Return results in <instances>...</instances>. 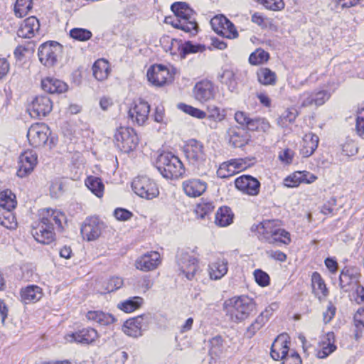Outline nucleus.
<instances>
[{
    "mask_svg": "<svg viewBox=\"0 0 364 364\" xmlns=\"http://www.w3.org/2000/svg\"><path fill=\"white\" fill-rule=\"evenodd\" d=\"M87 187L98 198L103 196L104 184L102 180L96 176H88L85 181Z\"/></svg>",
    "mask_w": 364,
    "mask_h": 364,
    "instance_id": "obj_44",
    "label": "nucleus"
},
{
    "mask_svg": "<svg viewBox=\"0 0 364 364\" xmlns=\"http://www.w3.org/2000/svg\"><path fill=\"white\" fill-rule=\"evenodd\" d=\"M94 77L100 81L106 80L110 73L109 65L107 60L99 59L96 60L92 66Z\"/></svg>",
    "mask_w": 364,
    "mask_h": 364,
    "instance_id": "obj_37",
    "label": "nucleus"
},
{
    "mask_svg": "<svg viewBox=\"0 0 364 364\" xmlns=\"http://www.w3.org/2000/svg\"><path fill=\"white\" fill-rule=\"evenodd\" d=\"M103 228V223L98 218L91 217L87 218L81 227V233L83 238L88 241L95 240L99 237Z\"/></svg>",
    "mask_w": 364,
    "mask_h": 364,
    "instance_id": "obj_20",
    "label": "nucleus"
},
{
    "mask_svg": "<svg viewBox=\"0 0 364 364\" xmlns=\"http://www.w3.org/2000/svg\"><path fill=\"white\" fill-rule=\"evenodd\" d=\"M38 162L37 154L33 150H27L22 153L18 158L17 176L23 178L29 175L34 169Z\"/></svg>",
    "mask_w": 364,
    "mask_h": 364,
    "instance_id": "obj_13",
    "label": "nucleus"
},
{
    "mask_svg": "<svg viewBox=\"0 0 364 364\" xmlns=\"http://www.w3.org/2000/svg\"><path fill=\"white\" fill-rule=\"evenodd\" d=\"M115 146L124 153L133 151L139 144L138 136L134 129L120 127L117 129L114 135Z\"/></svg>",
    "mask_w": 364,
    "mask_h": 364,
    "instance_id": "obj_7",
    "label": "nucleus"
},
{
    "mask_svg": "<svg viewBox=\"0 0 364 364\" xmlns=\"http://www.w3.org/2000/svg\"><path fill=\"white\" fill-rule=\"evenodd\" d=\"M208 343L209 353L210 355L218 356L223 353L224 340L221 336L217 335L213 337L209 340Z\"/></svg>",
    "mask_w": 364,
    "mask_h": 364,
    "instance_id": "obj_45",
    "label": "nucleus"
},
{
    "mask_svg": "<svg viewBox=\"0 0 364 364\" xmlns=\"http://www.w3.org/2000/svg\"><path fill=\"white\" fill-rule=\"evenodd\" d=\"M243 131L237 127H231L228 129L230 143L235 147H242L247 143V139L242 134Z\"/></svg>",
    "mask_w": 364,
    "mask_h": 364,
    "instance_id": "obj_41",
    "label": "nucleus"
},
{
    "mask_svg": "<svg viewBox=\"0 0 364 364\" xmlns=\"http://www.w3.org/2000/svg\"><path fill=\"white\" fill-rule=\"evenodd\" d=\"M313 95L314 99V105L316 106L323 105L331 96V94L326 90L313 92Z\"/></svg>",
    "mask_w": 364,
    "mask_h": 364,
    "instance_id": "obj_59",
    "label": "nucleus"
},
{
    "mask_svg": "<svg viewBox=\"0 0 364 364\" xmlns=\"http://www.w3.org/2000/svg\"><path fill=\"white\" fill-rule=\"evenodd\" d=\"M148 328V319L144 316H139L128 319L123 325V331L129 336L137 338Z\"/></svg>",
    "mask_w": 364,
    "mask_h": 364,
    "instance_id": "obj_18",
    "label": "nucleus"
},
{
    "mask_svg": "<svg viewBox=\"0 0 364 364\" xmlns=\"http://www.w3.org/2000/svg\"><path fill=\"white\" fill-rule=\"evenodd\" d=\"M63 221H65V215L61 211L51 208L43 209L40 213V221L36 226L33 227L31 234L38 242L51 244L55 240V225L62 230Z\"/></svg>",
    "mask_w": 364,
    "mask_h": 364,
    "instance_id": "obj_1",
    "label": "nucleus"
},
{
    "mask_svg": "<svg viewBox=\"0 0 364 364\" xmlns=\"http://www.w3.org/2000/svg\"><path fill=\"white\" fill-rule=\"evenodd\" d=\"M33 7L32 0H16L14 12L16 16L20 18L26 16Z\"/></svg>",
    "mask_w": 364,
    "mask_h": 364,
    "instance_id": "obj_46",
    "label": "nucleus"
},
{
    "mask_svg": "<svg viewBox=\"0 0 364 364\" xmlns=\"http://www.w3.org/2000/svg\"><path fill=\"white\" fill-rule=\"evenodd\" d=\"M143 301L144 299L141 297L133 296L117 304V307L126 313H131L139 309L141 306Z\"/></svg>",
    "mask_w": 364,
    "mask_h": 364,
    "instance_id": "obj_39",
    "label": "nucleus"
},
{
    "mask_svg": "<svg viewBox=\"0 0 364 364\" xmlns=\"http://www.w3.org/2000/svg\"><path fill=\"white\" fill-rule=\"evenodd\" d=\"M52 107L50 99L46 95H40L33 100L28 109L32 117L40 118L50 113Z\"/></svg>",
    "mask_w": 364,
    "mask_h": 364,
    "instance_id": "obj_12",
    "label": "nucleus"
},
{
    "mask_svg": "<svg viewBox=\"0 0 364 364\" xmlns=\"http://www.w3.org/2000/svg\"><path fill=\"white\" fill-rule=\"evenodd\" d=\"M282 364H301V359L295 350H291L282 359Z\"/></svg>",
    "mask_w": 364,
    "mask_h": 364,
    "instance_id": "obj_57",
    "label": "nucleus"
},
{
    "mask_svg": "<svg viewBox=\"0 0 364 364\" xmlns=\"http://www.w3.org/2000/svg\"><path fill=\"white\" fill-rule=\"evenodd\" d=\"M70 36L75 40L84 41L92 37V33L85 28H75L70 30Z\"/></svg>",
    "mask_w": 364,
    "mask_h": 364,
    "instance_id": "obj_53",
    "label": "nucleus"
},
{
    "mask_svg": "<svg viewBox=\"0 0 364 364\" xmlns=\"http://www.w3.org/2000/svg\"><path fill=\"white\" fill-rule=\"evenodd\" d=\"M21 299L25 304L38 301L43 296L42 289L37 285H28L21 289Z\"/></svg>",
    "mask_w": 364,
    "mask_h": 364,
    "instance_id": "obj_33",
    "label": "nucleus"
},
{
    "mask_svg": "<svg viewBox=\"0 0 364 364\" xmlns=\"http://www.w3.org/2000/svg\"><path fill=\"white\" fill-rule=\"evenodd\" d=\"M282 224L279 220H264L251 228L252 232H255L259 240L271 244L278 241L276 236H283L287 240V231L282 228Z\"/></svg>",
    "mask_w": 364,
    "mask_h": 364,
    "instance_id": "obj_6",
    "label": "nucleus"
},
{
    "mask_svg": "<svg viewBox=\"0 0 364 364\" xmlns=\"http://www.w3.org/2000/svg\"><path fill=\"white\" fill-rule=\"evenodd\" d=\"M311 286L315 295L318 299H322L328 295V289L323 279L319 273L315 272L311 276Z\"/></svg>",
    "mask_w": 364,
    "mask_h": 364,
    "instance_id": "obj_35",
    "label": "nucleus"
},
{
    "mask_svg": "<svg viewBox=\"0 0 364 364\" xmlns=\"http://www.w3.org/2000/svg\"><path fill=\"white\" fill-rule=\"evenodd\" d=\"M235 186L242 193L256 196L259 193L260 182L250 175H242L235 180Z\"/></svg>",
    "mask_w": 364,
    "mask_h": 364,
    "instance_id": "obj_15",
    "label": "nucleus"
},
{
    "mask_svg": "<svg viewBox=\"0 0 364 364\" xmlns=\"http://www.w3.org/2000/svg\"><path fill=\"white\" fill-rule=\"evenodd\" d=\"M0 225L7 229L16 228L17 222L11 210L6 211L2 216L0 215Z\"/></svg>",
    "mask_w": 364,
    "mask_h": 364,
    "instance_id": "obj_51",
    "label": "nucleus"
},
{
    "mask_svg": "<svg viewBox=\"0 0 364 364\" xmlns=\"http://www.w3.org/2000/svg\"><path fill=\"white\" fill-rule=\"evenodd\" d=\"M225 116V110H220V108L215 106L208 107L205 117L206 124L210 129H215L218 128V123L223 121Z\"/></svg>",
    "mask_w": 364,
    "mask_h": 364,
    "instance_id": "obj_32",
    "label": "nucleus"
},
{
    "mask_svg": "<svg viewBox=\"0 0 364 364\" xmlns=\"http://www.w3.org/2000/svg\"><path fill=\"white\" fill-rule=\"evenodd\" d=\"M358 274L353 269L344 268L339 277V285L346 292L356 289L360 287L358 284Z\"/></svg>",
    "mask_w": 364,
    "mask_h": 364,
    "instance_id": "obj_25",
    "label": "nucleus"
},
{
    "mask_svg": "<svg viewBox=\"0 0 364 364\" xmlns=\"http://www.w3.org/2000/svg\"><path fill=\"white\" fill-rule=\"evenodd\" d=\"M149 112L150 106L148 102L139 100L129 108L128 114L134 123L143 125L148 119Z\"/></svg>",
    "mask_w": 364,
    "mask_h": 364,
    "instance_id": "obj_19",
    "label": "nucleus"
},
{
    "mask_svg": "<svg viewBox=\"0 0 364 364\" xmlns=\"http://www.w3.org/2000/svg\"><path fill=\"white\" fill-rule=\"evenodd\" d=\"M267 9L272 11H281L284 8L283 0H257Z\"/></svg>",
    "mask_w": 364,
    "mask_h": 364,
    "instance_id": "obj_54",
    "label": "nucleus"
},
{
    "mask_svg": "<svg viewBox=\"0 0 364 364\" xmlns=\"http://www.w3.org/2000/svg\"><path fill=\"white\" fill-rule=\"evenodd\" d=\"M319 138L313 133L306 134L303 137L301 153L304 157H309L318 147Z\"/></svg>",
    "mask_w": 364,
    "mask_h": 364,
    "instance_id": "obj_34",
    "label": "nucleus"
},
{
    "mask_svg": "<svg viewBox=\"0 0 364 364\" xmlns=\"http://www.w3.org/2000/svg\"><path fill=\"white\" fill-rule=\"evenodd\" d=\"M132 188L136 195L146 200L156 198L159 194L155 181L145 176L136 177L132 183Z\"/></svg>",
    "mask_w": 364,
    "mask_h": 364,
    "instance_id": "obj_8",
    "label": "nucleus"
},
{
    "mask_svg": "<svg viewBox=\"0 0 364 364\" xmlns=\"http://www.w3.org/2000/svg\"><path fill=\"white\" fill-rule=\"evenodd\" d=\"M40 23L38 18L35 16H30L26 18L21 24L17 31V35L23 38H31L38 32Z\"/></svg>",
    "mask_w": 364,
    "mask_h": 364,
    "instance_id": "obj_27",
    "label": "nucleus"
},
{
    "mask_svg": "<svg viewBox=\"0 0 364 364\" xmlns=\"http://www.w3.org/2000/svg\"><path fill=\"white\" fill-rule=\"evenodd\" d=\"M123 284V280L119 277H111L106 287V291L107 292H112L119 289Z\"/></svg>",
    "mask_w": 364,
    "mask_h": 364,
    "instance_id": "obj_60",
    "label": "nucleus"
},
{
    "mask_svg": "<svg viewBox=\"0 0 364 364\" xmlns=\"http://www.w3.org/2000/svg\"><path fill=\"white\" fill-rule=\"evenodd\" d=\"M269 58V53L262 49H257L249 58L252 65H258L267 62Z\"/></svg>",
    "mask_w": 364,
    "mask_h": 364,
    "instance_id": "obj_49",
    "label": "nucleus"
},
{
    "mask_svg": "<svg viewBox=\"0 0 364 364\" xmlns=\"http://www.w3.org/2000/svg\"><path fill=\"white\" fill-rule=\"evenodd\" d=\"M132 215V212L122 208H117L114 211V216L117 220L120 221H127L129 220Z\"/></svg>",
    "mask_w": 364,
    "mask_h": 364,
    "instance_id": "obj_62",
    "label": "nucleus"
},
{
    "mask_svg": "<svg viewBox=\"0 0 364 364\" xmlns=\"http://www.w3.org/2000/svg\"><path fill=\"white\" fill-rule=\"evenodd\" d=\"M254 277L256 282L261 287H267L269 284V277L267 273L261 270L256 269L254 272Z\"/></svg>",
    "mask_w": 364,
    "mask_h": 364,
    "instance_id": "obj_56",
    "label": "nucleus"
},
{
    "mask_svg": "<svg viewBox=\"0 0 364 364\" xmlns=\"http://www.w3.org/2000/svg\"><path fill=\"white\" fill-rule=\"evenodd\" d=\"M156 168L168 179L178 178L185 172L181 161L171 152H164L158 156Z\"/></svg>",
    "mask_w": 364,
    "mask_h": 364,
    "instance_id": "obj_5",
    "label": "nucleus"
},
{
    "mask_svg": "<svg viewBox=\"0 0 364 364\" xmlns=\"http://www.w3.org/2000/svg\"><path fill=\"white\" fill-rule=\"evenodd\" d=\"M298 112L294 108L286 109L279 119V124L282 127L287 126L288 123H292L296 119Z\"/></svg>",
    "mask_w": 364,
    "mask_h": 364,
    "instance_id": "obj_50",
    "label": "nucleus"
},
{
    "mask_svg": "<svg viewBox=\"0 0 364 364\" xmlns=\"http://www.w3.org/2000/svg\"><path fill=\"white\" fill-rule=\"evenodd\" d=\"M230 168V172L233 174L245 170L254 164V159L248 158L245 159H234L227 161Z\"/></svg>",
    "mask_w": 364,
    "mask_h": 364,
    "instance_id": "obj_42",
    "label": "nucleus"
},
{
    "mask_svg": "<svg viewBox=\"0 0 364 364\" xmlns=\"http://www.w3.org/2000/svg\"><path fill=\"white\" fill-rule=\"evenodd\" d=\"M195 98L200 102H205L214 97L215 90L213 84L208 80H202L196 84L193 89Z\"/></svg>",
    "mask_w": 364,
    "mask_h": 364,
    "instance_id": "obj_24",
    "label": "nucleus"
},
{
    "mask_svg": "<svg viewBox=\"0 0 364 364\" xmlns=\"http://www.w3.org/2000/svg\"><path fill=\"white\" fill-rule=\"evenodd\" d=\"M251 20L261 28H266L269 23V19L258 12L255 13L252 16Z\"/></svg>",
    "mask_w": 364,
    "mask_h": 364,
    "instance_id": "obj_63",
    "label": "nucleus"
},
{
    "mask_svg": "<svg viewBox=\"0 0 364 364\" xmlns=\"http://www.w3.org/2000/svg\"><path fill=\"white\" fill-rule=\"evenodd\" d=\"M204 50L205 47L203 46L193 44L190 41L184 43L181 46V51L184 55L203 52Z\"/></svg>",
    "mask_w": 364,
    "mask_h": 364,
    "instance_id": "obj_55",
    "label": "nucleus"
},
{
    "mask_svg": "<svg viewBox=\"0 0 364 364\" xmlns=\"http://www.w3.org/2000/svg\"><path fill=\"white\" fill-rule=\"evenodd\" d=\"M178 107L184 112L196 118L201 119H205L206 117L205 112L200 110L198 108L193 107L192 106L181 103L178 105Z\"/></svg>",
    "mask_w": 364,
    "mask_h": 364,
    "instance_id": "obj_52",
    "label": "nucleus"
},
{
    "mask_svg": "<svg viewBox=\"0 0 364 364\" xmlns=\"http://www.w3.org/2000/svg\"><path fill=\"white\" fill-rule=\"evenodd\" d=\"M294 157V152L290 149H286L279 151L278 155L279 160L285 165L291 164Z\"/></svg>",
    "mask_w": 364,
    "mask_h": 364,
    "instance_id": "obj_58",
    "label": "nucleus"
},
{
    "mask_svg": "<svg viewBox=\"0 0 364 364\" xmlns=\"http://www.w3.org/2000/svg\"><path fill=\"white\" fill-rule=\"evenodd\" d=\"M274 311L272 306L267 307L262 311L257 317L247 327L245 336L248 338H252L269 321Z\"/></svg>",
    "mask_w": 364,
    "mask_h": 364,
    "instance_id": "obj_22",
    "label": "nucleus"
},
{
    "mask_svg": "<svg viewBox=\"0 0 364 364\" xmlns=\"http://www.w3.org/2000/svg\"><path fill=\"white\" fill-rule=\"evenodd\" d=\"M233 213L230 208L224 206L220 208L215 214V223L220 227H226L232 223Z\"/></svg>",
    "mask_w": 364,
    "mask_h": 364,
    "instance_id": "obj_38",
    "label": "nucleus"
},
{
    "mask_svg": "<svg viewBox=\"0 0 364 364\" xmlns=\"http://www.w3.org/2000/svg\"><path fill=\"white\" fill-rule=\"evenodd\" d=\"M50 130L44 123L32 124L28 130L27 137L29 144L33 147H40L48 145L51 148L53 139H49Z\"/></svg>",
    "mask_w": 364,
    "mask_h": 364,
    "instance_id": "obj_9",
    "label": "nucleus"
},
{
    "mask_svg": "<svg viewBox=\"0 0 364 364\" xmlns=\"http://www.w3.org/2000/svg\"><path fill=\"white\" fill-rule=\"evenodd\" d=\"M86 318L88 321L100 326H109L116 321V318L112 314L100 310L89 311L86 314Z\"/></svg>",
    "mask_w": 364,
    "mask_h": 364,
    "instance_id": "obj_30",
    "label": "nucleus"
},
{
    "mask_svg": "<svg viewBox=\"0 0 364 364\" xmlns=\"http://www.w3.org/2000/svg\"><path fill=\"white\" fill-rule=\"evenodd\" d=\"M41 87L43 90L51 94L64 92L68 89L66 83L58 79L48 77L42 80Z\"/></svg>",
    "mask_w": 364,
    "mask_h": 364,
    "instance_id": "obj_31",
    "label": "nucleus"
},
{
    "mask_svg": "<svg viewBox=\"0 0 364 364\" xmlns=\"http://www.w3.org/2000/svg\"><path fill=\"white\" fill-rule=\"evenodd\" d=\"M184 153L189 164L197 170L198 174H205L208 163L203 143L194 139L188 140L184 147Z\"/></svg>",
    "mask_w": 364,
    "mask_h": 364,
    "instance_id": "obj_4",
    "label": "nucleus"
},
{
    "mask_svg": "<svg viewBox=\"0 0 364 364\" xmlns=\"http://www.w3.org/2000/svg\"><path fill=\"white\" fill-rule=\"evenodd\" d=\"M317 177L307 171H297L289 176L284 180L285 186L288 187L298 186L301 183H311L316 180Z\"/></svg>",
    "mask_w": 364,
    "mask_h": 364,
    "instance_id": "obj_29",
    "label": "nucleus"
},
{
    "mask_svg": "<svg viewBox=\"0 0 364 364\" xmlns=\"http://www.w3.org/2000/svg\"><path fill=\"white\" fill-rule=\"evenodd\" d=\"M213 29L218 34L228 38H235L237 33L234 25L223 15L216 16L210 20Z\"/></svg>",
    "mask_w": 364,
    "mask_h": 364,
    "instance_id": "obj_16",
    "label": "nucleus"
},
{
    "mask_svg": "<svg viewBox=\"0 0 364 364\" xmlns=\"http://www.w3.org/2000/svg\"><path fill=\"white\" fill-rule=\"evenodd\" d=\"M214 208L212 202L203 201L197 205L195 212L198 218L203 219L213 211Z\"/></svg>",
    "mask_w": 364,
    "mask_h": 364,
    "instance_id": "obj_48",
    "label": "nucleus"
},
{
    "mask_svg": "<svg viewBox=\"0 0 364 364\" xmlns=\"http://www.w3.org/2000/svg\"><path fill=\"white\" fill-rule=\"evenodd\" d=\"M289 338L287 334L282 333L274 339L270 352L272 359L274 360H282L291 350L288 346Z\"/></svg>",
    "mask_w": 364,
    "mask_h": 364,
    "instance_id": "obj_23",
    "label": "nucleus"
},
{
    "mask_svg": "<svg viewBox=\"0 0 364 364\" xmlns=\"http://www.w3.org/2000/svg\"><path fill=\"white\" fill-rule=\"evenodd\" d=\"M97 331L91 327L83 328L74 333L65 336V339L68 343L75 342L77 343L90 345L93 343L99 338Z\"/></svg>",
    "mask_w": 364,
    "mask_h": 364,
    "instance_id": "obj_14",
    "label": "nucleus"
},
{
    "mask_svg": "<svg viewBox=\"0 0 364 364\" xmlns=\"http://www.w3.org/2000/svg\"><path fill=\"white\" fill-rule=\"evenodd\" d=\"M255 307L253 299L247 296H234L224 303L226 316L235 323H241L249 318Z\"/></svg>",
    "mask_w": 364,
    "mask_h": 364,
    "instance_id": "obj_2",
    "label": "nucleus"
},
{
    "mask_svg": "<svg viewBox=\"0 0 364 364\" xmlns=\"http://www.w3.org/2000/svg\"><path fill=\"white\" fill-rule=\"evenodd\" d=\"M301 106L308 107L314 105L313 92H306L300 96Z\"/></svg>",
    "mask_w": 364,
    "mask_h": 364,
    "instance_id": "obj_64",
    "label": "nucleus"
},
{
    "mask_svg": "<svg viewBox=\"0 0 364 364\" xmlns=\"http://www.w3.org/2000/svg\"><path fill=\"white\" fill-rule=\"evenodd\" d=\"M16 205L15 195L9 190L0 193V207L6 211L12 210Z\"/></svg>",
    "mask_w": 364,
    "mask_h": 364,
    "instance_id": "obj_43",
    "label": "nucleus"
},
{
    "mask_svg": "<svg viewBox=\"0 0 364 364\" xmlns=\"http://www.w3.org/2000/svg\"><path fill=\"white\" fill-rule=\"evenodd\" d=\"M177 263L188 280H192L198 269V259L191 256L188 252H181L176 256Z\"/></svg>",
    "mask_w": 364,
    "mask_h": 364,
    "instance_id": "obj_17",
    "label": "nucleus"
},
{
    "mask_svg": "<svg viewBox=\"0 0 364 364\" xmlns=\"http://www.w3.org/2000/svg\"><path fill=\"white\" fill-rule=\"evenodd\" d=\"M176 15V19L171 25L186 33L195 35L198 31V25L194 17V11L185 2H175L171 6Z\"/></svg>",
    "mask_w": 364,
    "mask_h": 364,
    "instance_id": "obj_3",
    "label": "nucleus"
},
{
    "mask_svg": "<svg viewBox=\"0 0 364 364\" xmlns=\"http://www.w3.org/2000/svg\"><path fill=\"white\" fill-rule=\"evenodd\" d=\"M206 188V183L200 179H189L183 183V189L189 197H198L205 191Z\"/></svg>",
    "mask_w": 364,
    "mask_h": 364,
    "instance_id": "obj_28",
    "label": "nucleus"
},
{
    "mask_svg": "<svg viewBox=\"0 0 364 364\" xmlns=\"http://www.w3.org/2000/svg\"><path fill=\"white\" fill-rule=\"evenodd\" d=\"M221 82L227 85L230 91L234 92L237 90V82L235 75L232 70H224L221 75Z\"/></svg>",
    "mask_w": 364,
    "mask_h": 364,
    "instance_id": "obj_47",
    "label": "nucleus"
},
{
    "mask_svg": "<svg viewBox=\"0 0 364 364\" xmlns=\"http://www.w3.org/2000/svg\"><path fill=\"white\" fill-rule=\"evenodd\" d=\"M209 275L211 279H221L228 272V262L226 260H217L209 264Z\"/></svg>",
    "mask_w": 364,
    "mask_h": 364,
    "instance_id": "obj_36",
    "label": "nucleus"
},
{
    "mask_svg": "<svg viewBox=\"0 0 364 364\" xmlns=\"http://www.w3.org/2000/svg\"><path fill=\"white\" fill-rule=\"evenodd\" d=\"M148 81L154 86L162 87L171 82L173 74L163 65L156 64L151 66L146 73Z\"/></svg>",
    "mask_w": 364,
    "mask_h": 364,
    "instance_id": "obj_10",
    "label": "nucleus"
},
{
    "mask_svg": "<svg viewBox=\"0 0 364 364\" xmlns=\"http://www.w3.org/2000/svg\"><path fill=\"white\" fill-rule=\"evenodd\" d=\"M161 263L159 252H146L135 262L137 269L149 272L156 269Z\"/></svg>",
    "mask_w": 364,
    "mask_h": 364,
    "instance_id": "obj_21",
    "label": "nucleus"
},
{
    "mask_svg": "<svg viewBox=\"0 0 364 364\" xmlns=\"http://www.w3.org/2000/svg\"><path fill=\"white\" fill-rule=\"evenodd\" d=\"M355 129L360 136L364 134V108L359 109L357 112Z\"/></svg>",
    "mask_w": 364,
    "mask_h": 364,
    "instance_id": "obj_61",
    "label": "nucleus"
},
{
    "mask_svg": "<svg viewBox=\"0 0 364 364\" xmlns=\"http://www.w3.org/2000/svg\"><path fill=\"white\" fill-rule=\"evenodd\" d=\"M258 81L264 85H273L277 81V75L267 68H261L257 72Z\"/></svg>",
    "mask_w": 364,
    "mask_h": 364,
    "instance_id": "obj_40",
    "label": "nucleus"
},
{
    "mask_svg": "<svg viewBox=\"0 0 364 364\" xmlns=\"http://www.w3.org/2000/svg\"><path fill=\"white\" fill-rule=\"evenodd\" d=\"M336 349L335 336L333 332L327 333L319 342V348L316 350L318 358H326Z\"/></svg>",
    "mask_w": 364,
    "mask_h": 364,
    "instance_id": "obj_26",
    "label": "nucleus"
},
{
    "mask_svg": "<svg viewBox=\"0 0 364 364\" xmlns=\"http://www.w3.org/2000/svg\"><path fill=\"white\" fill-rule=\"evenodd\" d=\"M62 47L57 42H47L40 46L38 51L39 60L46 67L53 66L61 53Z\"/></svg>",
    "mask_w": 364,
    "mask_h": 364,
    "instance_id": "obj_11",
    "label": "nucleus"
}]
</instances>
